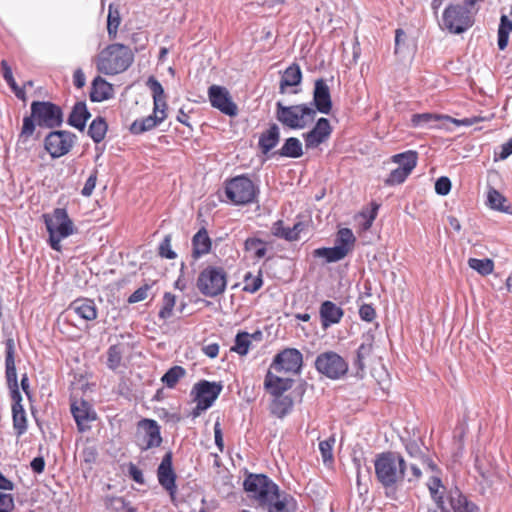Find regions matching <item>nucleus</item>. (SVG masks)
I'll return each mask as SVG.
<instances>
[{"instance_id": "1", "label": "nucleus", "mask_w": 512, "mask_h": 512, "mask_svg": "<svg viewBox=\"0 0 512 512\" xmlns=\"http://www.w3.org/2000/svg\"><path fill=\"white\" fill-rule=\"evenodd\" d=\"M244 489L249 497L255 499L261 507H267L268 512H296L295 499L281 493L279 487L266 475H249L244 481Z\"/></svg>"}, {"instance_id": "2", "label": "nucleus", "mask_w": 512, "mask_h": 512, "mask_svg": "<svg viewBox=\"0 0 512 512\" xmlns=\"http://www.w3.org/2000/svg\"><path fill=\"white\" fill-rule=\"evenodd\" d=\"M375 476L389 498H395L402 485L407 470V462L397 452L387 451L377 454L374 460Z\"/></svg>"}, {"instance_id": "3", "label": "nucleus", "mask_w": 512, "mask_h": 512, "mask_svg": "<svg viewBox=\"0 0 512 512\" xmlns=\"http://www.w3.org/2000/svg\"><path fill=\"white\" fill-rule=\"evenodd\" d=\"M5 377L12 399L13 428L17 436L27 431L26 412L23 408L15 366V342L12 338L5 341Z\"/></svg>"}, {"instance_id": "4", "label": "nucleus", "mask_w": 512, "mask_h": 512, "mask_svg": "<svg viewBox=\"0 0 512 512\" xmlns=\"http://www.w3.org/2000/svg\"><path fill=\"white\" fill-rule=\"evenodd\" d=\"M63 113L59 106L46 101H34L31 104V115L24 117L19 135L26 142L34 133L36 124L40 127L55 128L62 124Z\"/></svg>"}, {"instance_id": "5", "label": "nucleus", "mask_w": 512, "mask_h": 512, "mask_svg": "<svg viewBox=\"0 0 512 512\" xmlns=\"http://www.w3.org/2000/svg\"><path fill=\"white\" fill-rule=\"evenodd\" d=\"M134 60V54L128 46L114 43L104 48L96 59L100 73L115 75L126 71Z\"/></svg>"}, {"instance_id": "6", "label": "nucleus", "mask_w": 512, "mask_h": 512, "mask_svg": "<svg viewBox=\"0 0 512 512\" xmlns=\"http://www.w3.org/2000/svg\"><path fill=\"white\" fill-rule=\"evenodd\" d=\"M147 86L153 95V114L143 119L135 120L130 126V131L133 134H141L143 132L149 131L162 123L167 117V103L165 100L164 89L161 83L151 76L147 80Z\"/></svg>"}, {"instance_id": "7", "label": "nucleus", "mask_w": 512, "mask_h": 512, "mask_svg": "<svg viewBox=\"0 0 512 512\" xmlns=\"http://www.w3.org/2000/svg\"><path fill=\"white\" fill-rule=\"evenodd\" d=\"M43 219L49 233L51 248L61 251V241L76 232L73 221L64 208H56L51 214H44Z\"/></svg>"}, {"instance_id": "8", "label": "nucleus", "mask_w": 512, "mask_h": 512, "mask_svg": "<svg viewBox=\"0 0 512 512\" xmlns=\"http://www.w3.org/2000/svg\"><path fill=\"white\" fill-rule=\"evenodd\" d=\"M275 116L282 125L290 129H303L314 121L316 110L307 104L285 106L278 101Z\"/></svg>"}, {"instance_id": "9", "label": "nucleus", "mask_w": 512, "mask_h": 512, "mask_svg": "<svg viewBox=\"0 0 512 512\" xmlns=\"http://www.w3.org/2000/svg\"><path fill=\"white\" fill-rule=\"evenodd\" d=\"M226 272L221 267L208 266L203 269L196 282L201 294L207 297L221 295L226 289Z\"/></svg>"}, {"instance_id": "10", "label": "nucleus", "mask_w": 512, "mask_h": 512, "mask_svg": "<svg viewBox=\"0 0 512 512\" xmlns=\"http://www.w3.org/2000/svg\"><path fill=\"white\" fill-rule=\"evenodd\" d=\"M474 23L470 10L460 4L449 5L442 14L440 26L453 34H461Z\"/></svg>"}, {"instance_id": "11", "label": "nucleus", "mask_w": 512, "mask_h": 512, "mask_svg": "<svg viewBox=\"0 0 512 512\" xmlns=\"http://www.w3.org/2000/svg\"><path fill=\"white\" fill-rule=\"evenodd\" d=\"M227 198L236 205H244L254 201L256 188L246 176H237L226 183Z\"/></svg>"}, {"instance_id": "12", "label": "nucleus", "mask_w": 512, "mask_h": 512, "mask_svg": "<svg viewBox=\"0 0 512 512\" xmlns=\"http://www.w3.org/2000/svg\"><path fill=\"white\" fill-rule=\"evenodd\" d=\"M317 371L330 379H339L348 371V363L336 352L321 353L315 361Z\"/></svg>"}, {"instance_id": "13", "label": "nucleus", "mask_w": 512, "mask_h": 512, "mask_svg": "<svg viewBox=\"0 0 512 512\" xmlns=\"http://www.w3.org/2000/svg\"><path fill=\"white\" fill-rule=\"evenodd\" d=\"M135 439L137 446L142 451L159 447L162 443V437L157 421L147 418L140 420L137 425Z\"/></svg>"}, {"instance_id": "14", "label": "nucleus", "mask_w": 512, "mask_h": 512, "mask_svg": "<svg viewBox=\"0 0 512 512\" xmlns=\"http://www.w3.org/2000/svg\"><path fill=\"white\" fill-rule=\"evenodd\" d=\"M303 364L302 353L295 348H286L279 352L270 366L276 372L297 374Z\"/></svg>"}, {"instance_id": "15", "label": "nucleus", "mask_w": 512, "mask_h": 512, "mask_svg": "<svg viewBox=\"0 0 512 512\" xmlns=\"http://www.w3.org/2000/svg\"><path fill=\"white\" fill-rule=\"evenodd\" d=\"M222 384L201 380L193 386V400L199 403L200 409L210 408L222 391Z\"/></svg>"}, {"instance_id": "16", "label": "nucleus", "mask_w": 512, "mask_h": 512, "mask_svg": "<svg viewBox=\"0 0 512 512\" xmlns=\"http://www.w3.org/2000/svg\"><path fill=\"white\" fill-rule=\"evenodd\" d=\"M75 135L68 131H53L45 138V148L52 158L67 154L74 144Z\"/></svg>"}, {"instance_id": "17", "label": "nucleus", "mask_w": 512, "mask_h": 512, "mask_svg": "<svg viewBox=\"0 0 512 512\" xmlns=\"http://www.w3.org/2000/svg\"><path fill=\"white\" fill-rule=\"evenodd\" d=\"M208 98L213 108L218 109L225 115L234 117L238 113L237 105L226 87L211 85L208 88Z\"/></svg>"}, {"instance_id": "18", "label": "nucleus", "mask_w": 512, "mask_h": 512, "mask_svg": "<svg viewBox=\"0 0 512 512\" xmlns=\"http://www.w3.org/2000/svg\"><path fill=\"white\" fill-rule=\"evenodd\" d=\"M157 477L160 485L169 492L171 496L176 493V474L172 467V453L167 452L157 469Z\"/></svg>"}, {"instance_id": "19", "label": "nucleus", "mask_w": 512, "mask_h": 512, "mask_svg": "<svg viewBox=\"0 0 512 512\" xmlns=\"http://www.w3.org/2000/svg\"><path fill=\"white\" fill-rule=\"evenodd\" d=\"M332 132L330 122L326 118H320L314 128L304 134L305 146L307 149H313L328 140Z\"/></svg>"}, {"instance_id": "20", "label": "nucleus", "mask_w": 512, "mask_h": 512, "mask_svg": "<svg viewBox=\"0 0 512 512\" xmlns=\"http://www.w3.org/2000/svg\"><path fill=\"white\" fill-rule=\"evenodd\" d=\"M319 315L322 328L327 329L328 327L334 324H338L341 321L344 315V311L334 302L326 300L320 305Z\"/></svg>"}, {"instance_id": "21", "label": "nucleus", "mask_w": 512, "mask_h": 512, "mask_svg": "<svg viewBox=\"0 0 512 512\" xmlns=\"http://www.w3.org/2000/svg\"><path fill=\"white\" fill-rule=\"evenodd\" d=\"M313 101L316 109L323 113L329 114L332 109V101L328 85L323 79L315 81Z\"/></svg>"}, {"instance_id": "22", "label": "nucleus", "mask_w": 512, "mask_h": 512, "mask_svg": "<svg viewBox=\"0 0 512 512\" xmlns=\"http://www.w3.org/2000/svg\"><path fill=\"white\" fill-rule=\"evenodd\" d=\"M293 380L281 378L273 374L270 370L267 372L264 380V387L271 396L276 397L284 395V392L292 387Z\"/></svg>"}, {"instance_id": "23", "label": "nucleus", "mask_w": 512, "mask_h": 512, "mask_svg": "<svg viewBox=\"0 0 512 512\" xmlns=\"http://www.w3.org/2000/svg\"><path fill=\"white\" fill-rule=\"evenodd\" d=\"M71 413L80 431H84L88 427V423L95 420V413L85 401H81L79 405L73 403L71 405Z\"/></svg>"}, {"instance_id": "24", "label": "nucleus", "mask_w": 512, "mask_h": 512, "mask_svg": "<svg viewBox=\"0 0 512 512\" xmlns=\"http://www.w3.org/2000/svg\"><path fill=\"white\" fill-rule=\"evenodd\" d=\"M69 310L87 321H92L97 318V308L94 301L91 299H76L70 304Z\"/></svg>"}, {"instance_id": "25", "label": "nucleus", "mask_w": 512, "mask_h": 512, "mask_svg": "<svg viewBox=\"0 0 512 512\" xmlns=\"http://www.w3.org/2000/svg\"><path fill=\"white\" fill-rule=\"evenodd\" d=\"M113 86L102 77H96L92 82L90 99L93 102H102L113 96Z\"/></svg>"}, {"instance_id": "26", "label": "nucleus", "mask_w": 512, "mask_h": 512, "mask_svg": "<svg viewBox=\"0 0 512 512\" xmlns=\"http://www.w3.org/2000/svg\"><path fill=\"white\" fill-rule=\"evenodd\" d=\"M406 452L415 461H419L423 467L431 472L437 470V465L434 461L422 450L421 446L416 441H409L405 444Z\"/></svg>"}, {"instance_id": "27", "label": "nucleus", "mask_w": 512, "mask_h": 512, "mask_svg": "<svg viewBox=\"0 0 512 512\" xmlns=\"http://www.w3.org/2000/svg\"><path fill=\"white\" fill-rule=\"evenodd\" d=\"M89 117L90 113L87 110L85 102H77L68 117V124L83 131Z\"/></svg>"}, {"instance_id": "28", "label": "nucleus", "mask_w": 512, "mask_h": 512, "mask_svg": "<svg viewBox=\"0 0 512 512\" xmlns=\"http://www.w3.org/2000/svg\"><path fill=\"white\" fill-rule=\"evenodd\" d=\"M193 251L192 256L197 259L202 255L207 254L211 249V239L208 236L207 231L202 228L200 229L192 239Z\"/></svg>"}, {"instance_id": "29", "label": "nucleus", "mask_w": 512, "mask_h": 512, "mask_svg": "<svg viewBox=\"0 0 512 512\" xmlns=\"http://www.w3.org/2000/svg\"><path fill=\"white\" fill-rule=\"evenodd\" d=\"M280 131L276 124H272L259 138V147L264 154L272 150L279 142Z\"/></svg>"}, {"instance_id": "30", "label": "nucleus", "mask_w": 512, "mask_h": 512, "mask_svg": "<svg viewBox=\"0 0 512 512\" xmlns=\"http://www.w3.org/2000/svg\"><path fill=\"white\" fill-rule=\"evenodd\" d=\"M487 203L489 207L494 210H498L500 212L509 214L512 213V208L511 205L508 203L507 198L493 187H490L488 190Z\"/></svg>"}, {"instance_id": "31", "label": "nucleus", "mask_w": 512, "mask_h": 512, "mask_svg": "<svg viewBox=\"0 0 512 512\" xmlns=\"http://www.w3.org/2000/svg\"><path fill=\"white\" fill-rule=\"evenodd\" d=\"M292 407V398L288 395H280L273 397L270 410L273 415L283 418L292 410Z\"/></svg>"}, {"instance_id": "32", "label": "nucleus", "mask_w": 512, "mask_h": 512, "mask_svg": "<svg viewBox=\"0 0 512 512\" xmlns=\"http://www.w3.org/2000/svg\"><path fill=\"white\" fill-rule=\"evenodd\" d=\"M302 80L301 69L298 65L293 64L289 66L280 81V93H285V88L288 86L299 85Z\"/></svg>"}, {"instance_id": "33", "label": "nucleus", "mask_w": 512, "mask_h": 512, "mask_svg": "<svg viewBox=\"0 0 512 512\" xmlns=\"http://www.w3.org/2000/svg\"><path fill=\"white\" fill-rule=\"evenodd\" d=\"M391 160L393 163L398 164V167L411 173L417 165L418 154L416 151L408 150L406 152L393 155Z\"/></svg>"}, {"instance_id": "34", "label": "nucleus", "mask_w": 512, "mask_h": 512, "mask_svg": "<svg viewBox=\"0 0 512 512\" xmlns=\"http://www.w3.org/2000/svg\"><path fill=\"white\" fill-rule=\"evenodd\" d=\"M433 475L430 477L427 486L429 489V492L431 494V497L437 504V506L442 510L446 511L444 507V501H443V493L440 492V488L442 487V482L439 477V470L437 469L435 472H432Z\"/></svg>"}, {"instance_id": "35", "label": "nucleus", "mask_w": 512, "mask_h": 512, "mask_svg": "<svg viewBox=\"0 0 512 512\" xmlns=\"http://www.w3.org/2000/svg\"><path fill=\"white\" fill-rule=\"evenodd\" d=\"M444 115H437L432 113L414 114L412 115L411 122L414 127L423 128H438L436 122L444 121Z\"/></svg>"}, {"instance_id": "36", "label": "nucleus", "mask_w": 512, "mask_h": 512, "mask_svg": "<svg viewBox=\"0 0 512 512\" xmlns=\"http://www.w3.org/2000/svg\"><path fill=\"white\" fill-rule=\"evenodd\" d=\"M277 154L283 157L299 158L303 155L302 143L298 138L290 137L286 139Z\"/></svg>"}, {"instance_id": "37", "label": "nucleus", "mask_w": 512, "mask_h": 512, "mask_svg": "<svg viewBox=\"0 0 512 512\" xmlns=\"http://www.w3.org/2000/svg\"><path fill=\"white\" fill-rule=\"evenodd\" d=\"M314 256L324 258L326 262L332 263L337 262L346 257V250L340 247H322L314 250Z\"/></svg>"}, {"instance_id": "38", "label": "nucleus", "mask_w": 512, "mask_h": 512, "mask_svg": "<svg viewBox=\"0 0 512 512\" xmlns=\"http://www.w3.org/2000/svg\"><path fill=\"white\" fill-rule=\"evenodd\" d=\"M356 238L349 228L338 231L335 246L346 250V256L353 250Z\"/></svg>"}, {"instance_id": "39", "label": "nucleus", "mask_w": 512, "mask_h": 512, "mask_svg": "<svg viewBox=\"0 0 512 512\" xmlns=\"http://www.w3.org/2000/svg\"><path fill=\"white\" fill-rule=\"evenodd\" d=\"M107 123L103 117H96L90 124L88 129L89 136L95 143H100L107 133Z\"/></svg>"}, {"instance_id": "40", "label": "nucleus", "mask_w": 512, "mask_h": 512, "mask_svg": "<svg viewBox=\"0 0 512 512\" xmlns=\"http://www.w3.org/2000/svg\"><path fill=\"white\" fill-rule=\"evenodd\" d=\"M365 341L357 349V356L355 365L359 369L364 368V360L371 354L373 350L374 336L371 333H367L364 336Z\"/></svg>"}, {"instance_id": "41", "label": "nucleus", "mask_w": 512, "mask_h": 512, "mask_svg": "<svg viewBox=\"0 0 512 512\" xmlns=\"http://www.w3.org/2000/svg\"><path fill=\"white\" fill-rule=\"evenodd\" d=\"M512 31V21L503 15L498 28V48L504 50L508 45L509 34Z\"/></svg>"}, {"instance_id": "42", "label": "nucleus", "mask_w": 512, "mask_h": 512, "mask_svg": "<svg viewBox=\"0 0 512 512\" xmlns=\"http://www.w3.org/2000/svg\"><path fill=\"white\" fill-rule=\"evenodd\" d=\"M186 375V371L181 366L171 367L161 378L163 384L168 388H174L178 381Z\"/></svg>"}, {"instance_id": "43", "label": "nucleus", "mask_w": 512, "mask_h": 512, "mask_svg": "<svg viewBox=\"0 0 512 512\" xmlns=\"http://www.w3.org/2000/svg\"><path fill=\"white\" fill-rule=\"evenodd\" d=\"M468 265L471 269L477 271L482 276L491 274L494 269V262L489 258H470L468 260Z\"/></svg>"}, {"instance_id": "44", "label": "nucleus", "mask_w": 512, "mask_h": 512, "mask_svg": "<svg viewBox=\"0 0 512 512\" xmlns=\"http://www.w3.org/2000/svg\"><path fill=\"white\" fill-rule=\"evenodd\" d=\"M120 23L121 17L119 10L112 4H110L107 17V31L111 39H114L116 37Z\"/></svg>"}, {"instance_id": "45", "label": "nucleus", "mask_w": 512, "mask_h": 512, "mask_svg": "<svg viewBox=\"0 0 512 512\" xmlns=\"http://www.w3.org/2000/svg\"><path fill=\"white\" fill-rule=\"evenodd\" d=\"M263 285L262 272L258 271L256 275L248 272L244 276V287L243 290L249 293L257 292Z\"/></svg>"}, {"instance_id": "46", "label": "nucleus", "mask_w": 512, "mask_h": 512, "mask_svg": "<svg viewBox=\"0 0 512 512\" xmlns=\"http://www.w3.org/2000/svg\"><path fill=\"white\" fill-rule=\"evenodd\" d=\"M250 345V334L247 332H240L236 335L235 344L231 350L243 356L248 353Z\"/></svg>"}, {"instance_id": "47", "label": "nucleus", "mask_w": 512, "mask_h": 512, "mask_svg": "<svg viewBox=\"0 0 512 512\" xmlns=\"http://www.w3.org/2000/svg\"><path fill=\"white\" fill-rule=\"evenodd\" d=\"M176 304V297L170 292H166L163 296L162 307L159 311V318L166 320L169 319L173 314V309Z\"/></svg>"}, {"instance_id": "48", "label": "nucleus", "mask_w": 512, "mask_h": 512, "mask_svg": "<svg viewBox=\"0 0 512 512\" xmlns=\"http://www.w3.org/2000/svg\"><path fill=\"white\" fill-rule=\"evenodd\" d=\"M122 354L123 350L120 345H112L109 347L107 351V366L111 370H116L120 366Z\"/></svg>"}, {"instance_id": "49", "label": "nucleus", "mask_w": 512, "mask_h": 512, "mask_svg": "<svg viewBox=\"0 0 512 512\" xmlns=\"http://www.w3.org/2000/svg\"><path fill=\"white\" fill-rule=\"evenodd\" d=\"M106 505L113 512H136L135 508L123 497H112L108 499Z\"/></svg>"}, {"instance_id": "50", "label": "nucleus", "mask_w": 512, "mask_h": 512, "mask_svg": "<svg viewBox=\"0 0 512 512\" xmlns=\"http://www.w3.org/2000/svg\"><path fill=\"white\" fill-rule=\"evenodd\" d=\"M245 250L248 252H253L255 257L260 259L266 254V247L264 243L257 238H248L245 241Z\"/></svg>"}, {"instance_id": "51", "label": "nucleus", "mask_w": 512, "mask_h": 512, "mask_svg": "<svg viewBox=\"0 0 512 512\" xmlns=\"http://www.w3.org/2000/svg\"><path fill=\"white\" fill-rule=\"evenodd\" d=\"M451 505L454 512H475L476 510V506L473 503L468 502L462 495L452 498Z\"/></svg>"}, {"instance_id": "52", "label": "nucleus", "mask_w": 512, "mask_h": 512, "mask_svg": "<svg viewBox=\"0 0 512 512\" xmlns=\"http://www.w3.org/2000/svg\"><path fill=\"white\" fill-rule=\"evenodd\" d=\"M272 234L276 237L283 238L288 241H295V234L290 228L284 227L283 221L278 220L272 226Z\"/></svg>"}, {"instance_id": "53", "label": "nucleus", "mask_w": 512, "mask_h": 512, "mask_svg": "<svg viewBox=\"0 0 512 512\" xmlns=\"http://www.w3.org/2000/svg\"><path fill=\"white\" fill-rule=\"evenodd\" d=\"M411 173L403 168L397 167L392 170L385 180V184L389 186L398 185L403 183Z\"/></svg>"}, {"instance_id": "54", "label": "nucleus", "mask_w": 512, "mask_h": 512, "mask_svg": "<svg viewBox=\"0 0 512 512\" xmlns=\"http://www.w3.org/2000/svg\"><path fill=\"white\" fill-rule=\"evenodd\" d=\"M335 443V438L330 437L327 440L321 441L319 443V450L321 452V456L323 458V461L325 463L330 462L333 460V445Z\"/></svg>"}, {"instance_id": "55", "label": "nucleus", "mask_w": 512, "mask_h": 512, "mask_svg": "<svg viewBox=\"0 0 512 512\" xmlns=\"http://www.w3.org/2000/svg\"><path fill=\"white\" fill-rule=\"evenodd\" d=\"M171 235L168 234L164 237L163 241L159 246V255L163 258L174 259L176 258V253L171 248Z\"/></svg>"}, {"instance_id": "56", "label": "nucleus", "mask_w": 512, "mask_h": 512, "mask_svg": "<svg viewBox=\"0 0 512 512\" xmlns=\"http://www.w3.org/2000/svg\"><path fill=\"white\" fill-rule=\"evenodd\" d=\"M421 476L422 471L417 462H410L409 464H407L405 478L408 480V482H417L419 481Z\"/></svg>"}, {"instance_id": "57", "label": "nucleus", "mask_w": 512, "mask_h": 512, "mask_svg": "<svg viewBox=\"0 0 512 512\" xmlns=\"http://www.w3.org/2000/svg\"><path fill=\"white\" fill-rule=\"evenodd\" d=\"M421 476L422 471L417 462H410L409 464H407L405 478L408 480V482H417L419 481Z\"/></svg>"}, {"instance_id": "58", "label": "nucleus", "mask_w": 512, "mask_h": 512, "mask_svg": "<svg viewBox=\"0 0 512 512\" xmlns=\"http://www.w3.org/2000/svg\"><path fill=\"white\" fill-rule=\"evenodd\" d=\"M97 174L98 171L94 169L91 173V175L86 180L84 187L82 188L81 194L85 197H89L92 195L97 181Z\"/></svg>"}, {"instance_id": "59", "label": "nucleus", "mask_w": 512, "mask_h": 512, "mask_svg": "<svg viewBox=\"0 0 512 512\" xmlns=\"http://www.w3.org/2000/svg\"><path fill=\"white\" fill-rule=\"evenodd\" d=\"M451 190V181L448 177H440L435 182V191L437 194L445 196Z\"/></svg>"}, {"instance_id": "60", "label": "nucleus", "mask_w": 512, "mask_h": 512, "mask_svg": "<svg viewBox=\"0 0 512 512\" xmlns=\"http://www.w3.org/2000/svg\"><path fill=\"white\" fill-rule=\"evenodd\" d=\"M150 290L149 285H144L135 290L128 298L129 303H137L145 300L148 297V292Z\"/></svg>"}, {"instance_id": "61", "label": "nucleus", "mask_w": 512, "mask_h": 512, "mask_svg": "<svg viewBox=\"0 0 512 512\" xmlns=\"http://www.w3.org/2000/svg\"><path fill=\"white\" fill-rule=\"evenodd\" d=\"M14 499L11 494L0 493V512H12Z\"/></svg>"}, {"instance_id": "62", "label": "nucleus", "mask_w": 512, "mask_h": 512, "mask_svg": "<svg viewBox=\"0 0 512 512\" xmlns=\"http://www.w3.org/2000/svg\"><path fill=\"white\" fill-rule=\"evenodd\" d=\"M3 77L11 89H16V81L13 77L12 70L6 60L1 61Z\"/></svg>"}, {"instance_id": "63", "label": "nucleus", "mask_w": 512, "mask_h": 512, "mask_svg": "<svg viewBox=\"0 0 512 512\" xmlns=\"http://www.w3.org/2000/svg\"><path fill=\"white\" fill-rule=\"evenodd\" d=\"M376 312L372 305L363 304L359 309V316L362 320L371 322L375 318Z\"/></svg>"}, {"instance_id": "64", "label": "nucleus", "mask_w": 512, "mask_h": 512, "mask_svg": "<svg viewBox=\"0 0 512 512\" xmlns=\"http://www.w3.org/2000/svg\"><path fill=\"white\" fill-rule=\"evenodd\" d=\"M128 473L130 477L139 484L144 483V477L142 471L133 463H130L128 466Z\"/></svg>"}]
</instances>
